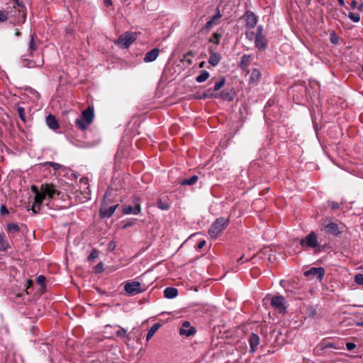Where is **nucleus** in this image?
I'll return each mask as SVG.
<instances>
[{"instance_id":"f257e3e1","label":"nucleus","mask_w":363,"mask_h":363,"mask_svg":"<svg viewBox=\"0 0 363 363\" xmlns=\"http://www.w3.org/2000/svg\"><path fill=\"white\" fill-rule=\"evenodd\" d=\"M30 189L35 194L34 202L31 208H28V211L31 210L33 214H37L40 211L44 201L50 202L55 196H59L60 194L55 186L50 183L42 184L40 189L38 186L32 185Z\"/></svg>"},{"instance_id":"f03ea898","label":"nucleus","mask_w":363,"mask_h":363,"mask_svg":"<svg viewBox=\"0 0 363 363\" xmlns=\"http://www.w3.org/2000/svg\"><path fill=\"white\" fill-rule=\"evenodd\" d=\"M229 218L220 217L216 219L208 230V235L212 239L217 238L221 234L222 231L227 228Z\"/></svg>"},{"instance_id":"7ed1b4c3","label":"nucleus","mask_w":363,"mask_h":363,"mask_svg":"<svg viewBox=\"0 0 363 363\" xmlns=\"http://www.w3.org/2000/svg\"><path fill=\"white\" fill-rule=\"evenodd\" d=\"M119 204H113L112 206H108V202L107 201V193L104 196V199L101 204V207L99 209V217L101 219L104 218H109L114 213L116 208L118 207Z\"/></svg>"},{"instance_id":"20e7f679","label":"nucleus","mask_w":363,"mask_h":363,"mask_svg":"<svg viewBox=\"0 0 363 363\" xmlns=\"http://www.w3.org/2000/svg\"><path fill=\"white\" fill-rule=\"evenodd\" d=\"M136 38V33L127 31L115 40V44L121 48H128Z\"/></svg>"},{"instance_id":"39448f33","label":"nucleus","mask_w":363,"mask_h":363,"mask_svg":"<svg viewBox=\"0 0 363 363\" xmlns=\"http://www.w3.org/2000/svg\"><path fill=\"white\" fill-rule=\"evenodd\" d=\"M141 199L140 197L134 198L132 205H124L122 207V213L123 214L138 215L141 212L140 206Z\"/></svg>"},{"instance_id":"423d86ee","label":"nucleus","mask_w":363,"mask_h":363,"mask_svg":"<svg viewBox=\"0 0 363 363\" xmlns=\"http://www.w3.org/2000/svg\"><path fill=\"white\" fill-rule=\"evenodd\" d=\"M272 307L280 313H286V300L283 296H274L271 299Z\"/></svg>"},{"instance_id":"0eeeda50","label":"nucleus","mask_w":363,"mask_h":363,"mask_svg":"<svg viewBox=\"0 0 363 363\" xmlns=\"http://www.w3.org/2000/svg\"><path fill=\"white\" fill-rule=\"evenodd\" d=\"M300 245L303 247L315 248L319 245L317 235L313 232H311L303 239L300 241Z\"/></svg>"},{"instance_id":"6e6552de","label":"nucleus","mask_w":363,"mask_h":363,"mask_svg":"<svg viewBox=\"0 0 363 363\" xmlns=\"http://www.w3.org/2000/svg\"><path fill=\"white\" fill-rule=\"evenodd\" d=\"M345 225L342 223L337 224L331 220L325 225L326 232L333 236L340 235L344 230Z\"/></svg>"},{"instance_id":"1a4fd4ad","label":"nucleus","mask_w":363,"mask_h":363,"mask_svg":"<svg viewBox=\"0 0 363 363\" xmlns=\"http://www.w3.org/2000/svg\"><path fill=\"white\" fill-rule=\"evenodd\" d=\"M304 275L306 277L315 278L321 281L325 275V269L323 267H311L304 272Z\"/></svg>"},{"instance_id":"9d476101","label":"nucleus","mask_w":363,"mask_h":363,"mask_svg":"<svg viewBox=\"0 0 363 363\" xmlns=\"http://www.w3.org/2000/svg\"><path fill=\"white\" fill-rule=\"evenodd\" d=\"M124 289L127 294L130 296L138 294L143 291L141 289V284L135 281L125 284Z\"/></svg>"},{"instance_id":"9b49d317","label":"nucleus","mask_w":363,"mask_h":363,"mask_svg":"<svg viewBox=\"0 0 363 363\" xmlns=\"http://www.w3.org/2000/svg\"><path fill=\"white\" fill-rule=\"evenodd\" d=\"M196 330L194 327L191 326L189 321H184L179 329V334L186 337H191L195 335Z\"/></svg>"},{"instance_id":"f8f14e48","label":"nucleus","mask_w":363,"mask_h":363,"mask_svg":"<svg viewBox=\"0 0 363 363\" xmlns=\"http://www.w3.org/2000/svg\"><path fill=\"white\" fill-rule=\"evenodd\" d=\"M245 27L247 28H254L257 23V16L251 11H247L245 13Z\"/></svg>"},{"instance_id":"ddd939ff","label":"nucleus","mask_w":363,"mask_h":363,"mask_svg":"<svg viewBox=\"0 0 363 363\" xmlns=\"http://www.w3.org/2000/svg\"><path fill=\"white\" fill-rule=\"evenodd\" d=\"M160 53L159 48H154L151 50L150 51L145 53L144 57V62H152L155 61L157 57H158Z\"/></svg>"},{"instance_id":"4468645a","label":"nucleus","mask_w":363,"mask_h":363,"mask_svg":"<svg viewBox=\"0 0 363 363\" xmlns=\"http://www.w3.org/2000/svg\"><path fill=\"white\" fill-rule=\"evenodd\" d=\"M255 44L259 50H264L267 48V40L264 35L256 36Z\"/></svg>"},{"instance_id":"2eb2a0df","label":"nucleus","mask_w":363,"mask_h":363,"mask_svg":"<svg viewBox=\"0 0 363 363\" xmlns=\"http://www.w3.org/2000/svg\"><path fill=\"white\" fill-rule=\"evenodd\" d=\"M210 56L208 58V63L215 67L218 65L221 60V55L220 53L213 52L212 49L209 50Z\"/></svg>"},{"instance_id":"dca6fc26","label":"nucleus","mask_w":363,"mask_h":363,"mask_svg":"<svg viewBox=\"0 0 363 363\" xmlns=\"http://www.w3.org/2000/svg\"><path fill=\"white\" fill-rule=\"evenodd\" d=\"M157 206L162 211H167L170 208L171 202L167 196L160 198L157 202Z\"/></svg>"},{"instance_id":"f3484780","label":"nucleus","mask_w":363,"mask_h":363,"mask_svg":"<svg viewBox=\"0 0 363 363\" xmlns=\"http://www.w3.org/2000/svg\"><path fill=\"white\" fill-rule=\"evenodd\" d=\"M81 117L86 121V123H91L94 117V108L89 106L82 111Z\"/></svg>"},{"instance_id":"a211bd4d","label":"nucleus","mask_w":363,"mask_h":363,"mask_svg":"<svg viewBox=\"0 0 363 363\" xmlns=\"http://www.w3.org/2000/svg\"><path fill=\"white\" fill-rule=\"evenodd\" d=\"M249 344L250 346V352H254L256 347L259 344V337L255 333H252L249 337Z\"/></svg>"},{"instance_id":"6ab92c4d","label":"nucleus","mask_w":363,"mask_h":363,"mask_svg":"<svg viewBox=\"0 0 363 363\" xmlns=\"http://www.w3.org/2000/svg\"><path fill=\"white\" fill-rule=\"evenodd\" d=\"M46 123L48 126L54 130L59 128V124L57 121L56 120L55 117L52 115L49 114L46 118Z\"/></svg>"},{"instance_id":"aec40b11","label":"nucleus","mask_w":363,"mask_h":363,"mask_svg":"<svg viewBox=\"0 0 363 363\" xmlns=\"http://www.w3.org/2000/svg\"><path fill=\"white\" fill-rule=\"evenodd\" d=\"M38 39L37 35L35 32H33L30 34V42H29V47H28V51L30 55L37 50V44H36V40Z\"/></svg>"},{"instance_id":"412c9836","label":"nucleus","mask_w":363,"mask_h":363,"mask_svg":"<svg viewBox=\"0 0 363 363\" xmlns=\"http://www.w3.org/2000/svg\"><path fill=\"white\" fill-rule=\"evenodd\" d=\"M9 247L5 234L4 233H0V252H6Z\"/></svg>"},{"instance_id":"4be33fe9","label":"nucleus","mask_w":363,"mask_h":363,"mask_svg":"<svg viewBox=\"0 0 363 363\" xmlns=\"http://www.w3.org/2000/svg\"><path fill=\"white\" fill-rule=\"evenodd\" d=\"M178 295V290L174 287H167L164 291V296L167 298H174Z\"/></svg>"},{"instance_id":"5701e85b","label":"nucleus","mask_w":363,"mask_h":363,"mask_svg":"<svg viewBox=\"0 0 363 363\" xmlns=\"http://www.w3.org/2000/svg\"><path fill=\"white\" fill-rule=\"evenodd\" d=\"M90 124L91 123H86V121L82 117L77 118L75 121V126L81 130L87 129Z\"/></svg>"},{"instance_id":"b1692460","label":"nucleus","mask_w":363,"mask_h":363,"mask_svg":"<svg viewBox=\"0 0 363 363\" xmlns=\"http://www.w3.org/2000/svg\"><path fill=\"white\" fill-rule=\"evenodd\" d=\"M6 230L9 234L14 235L20 232V226L15 223H9L7 224Z\"/></svg>"},{"instance_id":"393cba45","label":"nucleus","mask_w":363,"mask_h":363,"mask_svg":"<svg viewBox=\"0 0 363 363\" xmlns=\"http://www.w3.org/2000/svg\"><path fill=\"white\" fill-rule=\"evenodd\" d=\"M250 59H251L250 55H244L241 57V60H240V62L239 64V67L242 69H245L250 65Z\"/></svg>"},{"instance_id":"a878e982","label":"nucleus","mask_w":363,"mask_h":363,"mask_svg":"<svg viewBox=\"0 0 363 363\" xmlns=\"http://www.w3.org/2000/svg\"><path fill=\"white\" fill-rule=\"evenodd\" d=\"M160 327L161 325L160 323H155L148 330L147 334L146 335V340L149 341Z\"/></svg>"},{"instance_id":"bb28decb","label":"nucleus","mask_w":363,"mask_h":363,"mask_svg":"<svg viewBox=\"0 0 363 363\" xmlns=\"http://www.w3.org/2000/svg\"><path fill=\"white\" fill-rule=\"evenodd\" d=\"M43 60L38 62V64H36L35 62H33V61L29 60H25L23 61V66L26 67L28 68H33V67H40V66L43 65Z\"/></svg>"},{"instance_id":"cd10ccee","label":"nucleus","mask_w":363,"mask_h":363,"mask_svg":"<svg viewBox=\"0 0 363 363\" xmlns=\"http://www.w3.org/2000/svg\"><path fill=\"white\" fill-rule=\"evenodd\" d=\"M209 77V73L208 72L206 71V70H202L200 73V74H199L196 77V81L199 83H201V82H205L206 80L208 79V78Z\"/></svg>"},{"instance_id":"c85d7f7f","label":"nucleus","mask_w":363,"mask_h":363,"mask_svg":"<svg viewBox=\"0 0 363 363\" xmlns=\"http://www.w3.org/2000/svg\"><path fill=\"white\" fill-rule=\"evenodd\" d=\"M198 180V176L196 175H193L192 177H191L189 179H184L182 180L180 184L182 185H184V186H186V185H192L194 184H195Z\"/></svg>"},{"instance_id":"c756f323","label":"nucleus","mask_w":363,"mask_h":363,"mask_svg":"<svg viewBox=\"0 0 363 363\" xmlns=\"http://www.w3.org/2000/svg\"><path fill=\"white\" fill-rule=\"evenodd\" d=\"M261 74L259 69H253L250 76V81L252 82H258L260 79Z\"/></svg>"},{"instance_id":"7c9ffc66","label":"nucleus","mask_w":363,"mask_h":363,"mask_svg":"<svg viewBox=\"0 0 363 363\" xmlns=\"http://www.w3.org/2000/svg\"><path fill=\"white\" fill-rule=\"evenodd\" d=\"M221 37V33H219L218 31L215 32L213 33L211 38L209 39V42L215 43L216 45H218L220 43V40Z\"/></svg>"},{"instance_id":"2f4dec72","label":"nucleus","mask_w":363,"mask_h":363,"mask_svg":"<svg viewBox=\"0 0 363 363\" xmlns=\"http://www.w3.org/2000/svg\"><path fill=\"white\" fill-rule=\"evenodd\" d=\"M118 328L119 329L116 332V335L119 337L125 338L128 340H130V337H129V335L127 333L126 330L121 326H118Z\"/></svg>"},{"instance_id":"473e14b6","label":"nucleus","mask_w":363,"mask_h":363,"mask_svg":"<svg viewBox=\"0 0 363 363\" xmlns=\"http://www.w3.org/2000/svg\"><path fill=\"white\" fill-rule=\"evenodd\" d=\"M219 96L223 100H226V101H232L233 99V97L232 96L230 93L228 91L225 90V89L222 90L220 92Z\"/></svg>"},{"instance_id":"72a5a7b5","label":"nucleus","mask_w":363,"mask_h":363,"mask_svg":"<svg viewBox=\"0 0 363 363\" xmlns=\"http://www.w3.org/2000/svg\"><path fill=\"white\" fill-rule=\"evenodd\" d=\"M45 280L46 278L43 275H40L37 277L36 281L40 286V289L43 291L45 289Z\"/></svg>"},{"instance_id":"f704fd0d","label":"nucleus","mask_w":363,"mask_h":363,"mask_svg":"<svg viewBox=\"0 0 363 363\" xmlns=\"http://www.w3.org/2000/svg\"><path fill=\"white\" fill-rule=\"evenodd\" d=\"M225 83V79L224 77H223L220 79L219 81L216 82L214 87H213V91H217L220 90L224 86Z\"/></svg>"},{"instance_id":"c9c22d12","label":"nucleus","mask_w":363,"mask_h":363,"mask_svg":"<svg viewBox=\"0 0 363 363\" xmlns=\"http://www.w3.org/2000/svg\"><path fill=\"white\" fill-rule=\"evenodd\" d=\"M17 112L18 114L21 119V121L26 123V113H25V109L22 106H18L17 108Z\"/></svg>"},{"instance_id":"e433bc0d","label":"nucleus","mask_w":363,"mask_h":363,"mask_svg":"<svg viewBox=\"0 0 363 363\" xmlns=\"http://www.w3.org/2000/svg\"><path fill=\"white\" fill-rule=\"evenodd\" d=\"M9 11L4 9H0V23L6 21L9 19Z\"/></svg>"},{"instance_id":"4c0bfd02","label":"nucleus","mask_w":363,"mask_h":363,"mask_svg":"<svg viewBox=\"0 0 363 363\" xmlns=\"http://www.w3.org/2000/svg\"><path fill=\"white\" fill-rule=\"evenodd\" d=\"M222 15L218 9H216V13L210 19L214 25H217L219 23V20L221 18Z\"/></svg>"},{"instance_id":"58836bf2","label":"nucleus","mask_w":363,"mask_h":363,"mask_svg":"<svg viewBox=\"0 0 363 363\" xmlns=\"http://www.w3.org/2000/svg\"><path fill=\"white\" fill-rule=\"evenodd\" d=\"M348 18L353 22L358 23L360 21V16L359 13L350 12Z\"/></svg>"},{"instance_id":"ea45409f","label":"nucleus","mask_w":363,"mask_h":363,"mask_svg":"<svg viewBox=\"0 0 363 363\" xmlns=\"http://www.w3.org/2000/svg\"><path fill=\"white\" fill-rule=\"evenodd\" d=\"M47 165L52 167L55 171L60 169L61 167L60 164L53 162H46L43 164V166Z\"/></svg>"},{"instance_id":"a19ab883","label":"nucleus","mask_w":363,"mask_h":363,"mask_svg":"<svg viewBox=\"0 0 363 363\" xmlns=\"http://www.w3.org/2000/svg\"><path fill=\"white\" fill-rule=\"evenodd\" d=\"M98 256H99V251L96 249H93L87 259L89 261H93Z\"/></svg>"},{"instance_id":"79ce46f5","label":"nucleus","mask_w":363,"mask_h":363,"mask_svg":"<svg viewBox=\"0 0 363 363\" xmlns=\"http://www.w3.org/2000/svg\"><path fill=\"white\" fill-rule=\"evenodd\" d=\"M354 281L359 284L363 286V274H357L354 277Z\"/></svg>"},{"instance_id":"37998d69","label":"nucleus","mask_w":363,"mask_h":363,"mask_svg":"<svg viewBox=\"0 0 363 363\" xmlns=\"http://www.w3.org/2000/svg\"><path fill=\"white\" fill-rule=\"evenodd\" d=\"M104 270V265L102 262H99L98 264L95 267V271L96 272L100 273L103 272Z\"/></svg>"},{"instance_id":"c03bdc74","label":"nucleus","mask_w":363,"mask_h":363,"mask_svg":"<svg viewBox=\"0 0 363 363\" xmlns=\"http://www.w3.org/2000/svg\"><path fill=\"white\" fill-rule=\"evenodd\" d=\"M218 96V94H213V93L209 94H207V93H205L200 98L201 99H206L208 97L217 98Z\"/></svg>"},{"instance_id":"a18cd8bd","label":"nucleus","mask_w":363,"mask_h":363,"mask_svg":"<svg viewBox=\"0 0 363 363\" xmlns=\"http://www.w3.org/2000/svg\"><path fill=\"white\" fill-rule=\"evenodd\" d=\"M0 213L2 215L9 214L8 208H7V207L5 205H1V207H0Z\"/></svg>"},{"instance_id":"49530a36","label":"nucleus","mask_w":363,"mask_h":363,"mask_svg":"<svg viewBox=\"0 0 363 363\" xmlns=\"http://www.w3.org/2000/svg\"><path fill=\"white\" fill-rule=\"evenodd\" d=\"M356 347V345L353 342H347L346 343V348L347 350H352Z\"/></svg>"},{"instance_id":"de8ad7c7","label":"nucleus","mask_w":363,"mask_h":363,"mask_svg":"<svg viewBox=\"0 0 363 363\" xmlns=\"http://www.w3.org/2000/svg\"><path fill=\"white\" fill-rule=\"evenodd\" d=\"M213 25V23L211 20H209L206 23L203 28L206 30H208Z\"/></svg>"},{"instance_id":"09e8293b","label":"nucleus","mask_w":363,"mask_h":363,"mask_svg":"<svg viewBox=\"0 0 363 363\" xmlns=\"http://www.w3.org/2000/svg\"><path fill=\"white\" fill-rule=\"evenodd\" d=\"M330 206L333 210H337L340 208V204L335 201L331 202Z\"/></svg>"},{"instance_id":"8fccbe9b","label":"nucleus","mask_w":363,"mask_h":363,"mask_svg":"<svg viewBox=\"0 0 363 363\" xmlns=\"http://www.w3.org/2000/svg\"><path fill=\"white\" fill-rule=\"evenodd\" d=\"M245 35H246V37L247 38H248L249 40H252L254 38V35H255V33L254 32H246L245 33Z\"/></svg>"},{"instance_id":"3c124183","label":"nucleus","mask_w":363,"mask_h":363,"mask_svg":"<svg viewBox=\"0 0 363 363\" xmlns=\"http://www.w3.org/2000/svg\"><path fill=\"white\" fill-rule=\"evenodd\" d=\"M205 245H206L205 240L200 241L197 245V249H199V250L202 249L205 246Z\"/></svg>"},{"instance_id":"603ef678","label":"nucleus","mask_w":363,"mask_h":363,"mask_svg":"<svg viewBox=\"0 0 363 363\" xmlns=\"http://www.w3.org/2000/svg\"><path fill=\"white\" fill-rule=\"evenodd\" d=\"M16 4V5L20 7V8H23L24 7V4L22 1L21 0H13Z\"/></svg>"},{"instance_id":"864d4df0","label":"nucleus","mask_w":363,"mask_h":363,"mask_svg":"<svg viewBox=\"0 0 363 363\" xmlns=\"http://www.w3.org/2000/svg\"><path fill=\"white\" fill-rule=\"evenodd\" d=\"M325 348H335V347L333 343L328 342L322 347V349H325Z\"/></svg>"},{"instance_id":"5fc2aeb1","label":"nucleus","mask_w":363,"mask_h":363,"mask_svg":"<svg viewBox=\"0 0 363 363\" xmlns=\"http://www.w3.org/2000/svg\"><path fill=\"white\" fill-rule=\"evenodd\" d=\"M258 35H262V26H258L257 28L256 36H258Z\"/></svg>"},{"instance_id":"6e6d98bb","label":"nucleus","mask_w":363,"mask_h":363,"mask_svg":"<svg viewBox=\"0 0 363 363\" xmlns=\"http://www.w3.org/2000/svg\"><path fill=\"white\" fill-rule=\"evenodd\" d=\"M357 1L356 0H353L351 2V7L354 9L355 8H357L359 6H357Z\"/></svg>"},{"instance_id":"4d7b16f0","label":"nucleus","mask_w":363,"mask_h":363,"mask_svg":"<svg viewBox=\"0 0 363 363\" xmlns=\"http://www.w3.org/2000/svg\"><path fill=\"white\" fill-rule=\"evenodd\" d=\"M330 41L333 43V44H337V38L335 37V35H332L331 38H330Z\"/></svg>"},{"instance_id":"13d9d810","label":"nucleus","mask_w":363,"mask_h":363,"mask_svg":"<svg viewBox=\"0 0 363 363\" xmlns=\"http://www.w3.org/2000/svg\"><path fill=\"white\" fill-rule=\"evenodd\" d=\"M132 225H133V223H131V222H128V223H126L123 225V228L125 229V228H128V227H130V226H132Z\"/></svg>"},{"instance_id":"bf43d9fd","label":"nucleus","mask_w":363,"mask_h":363,"mask_svg":"<svg viewBox=\"0 0 363 363\" xmlns=\"http://www.w3.org/2000/svg\"><path fill=\"white\" fill-rule=\"evenodd\" d=\"M27 284H28V286H27V290H28L30 286H32V285H33V281H32V280L28 279V280L27 281Z\"/></svg>"},{"instance_id":"052dcab7","label":"nucleus","mask_w":363,"mask_h":363,"mask_svg":"<svg viewBox=\"0 0 363 363\" xmlns=\"http://www.w3.org/2000/svg\"><path fill=\"white\" fill-rule=\"evenodd\" d=\"M244 258V255L241 256L239 259H238V264H242L244 262L242 261V259Z\"/></svg>"},{"instance_id":"680f3d73","label":"nucleus","mask_w":363,"mask_h":363,"mask_svg":"<svg viewBox=\"0 0 363 363\" xmlns=\"http://www.w3.org/2000/svg\"><path fill=\"white\" fill-rule=\"evenodd\" d=\"M357 9L359 11H362L363 12V3H362L360 5H359V6L357 7Z\"/></svg>"},{"instance_id":"e2e57ef3","label":"nucleus","mask_w":363,"mask_h":363,"mask_svg":"<svg viewBox=\"0 0 363 363\" xmlns=\"http://www.w3.org/2000/svg\"><path fill=\"white\" fill-rule=\"evenodd\" d=\"M340 6H344L345 1L344 0H337Z\"/></svg>"},{"instance_id":"0e129e2a","label":"nucleus","mask_w":363,"mask_h":363,"mask_svg":"<svg viewBox=\"0 0 363 363\" xmlns=\"http://www.w3.org/2000/svg\"><path fill=\"white\" fill-rule=\"evenodd\" d=\"M106 5H111V0H105Z\"/></svg>"},{"instance_id":"69168bd1","label":"nucleus","mask_w":363,"mask_h":363,"mask_svg":"<svg viewBox=\"0 0 363 363\" xmlns=\"http://www.w3.org/2000/svg\"><path fill=\"white\" fill-rule=\"evenodd\" d=\"M205 62H201L199 65L200 67H203L204 66Z\"/></svg>"},{"instance_id":"338daca9","label":"nucleus","mask_w":363,"mask_h":363,"mask_svg":"<svg viewBox=\"0 0 363 363\" xmlns=\"http://www.w3.org/2000/svg\"><path fill=\"white\" fill-rule=\"evenodd\" d=\"M21 35V33L19 31H16V35L19 36Z\"/></svg>"},{"instance_id":"774afa93","label":"nucleus","mask_w":363,"mask_h":363,"mask_svg":"<svg viewBox=\"0 0 363 363\" xmlns=\"http://www.w3.org/2000/svg\"><path fill=\"white\" fill-rule=\"evenodd\" d=\"M188 62H189V64H191V60H188Z\"/></svg>"}]
</instances>
